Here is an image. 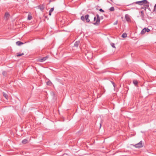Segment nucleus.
Returning a JSON list of instances; mask_svg holds the SVG:
<instances>
[{
  "instance_id": "nucleus-1",
  "label": "nucleus",
  "mask_w": 156,
  "mask_h": 156,
  "mask_svg": "<svg viewBox=\"0 0 156 156\" xmlns=\"http://www.w3.org/2000/svg\"><path fill=\"white\" fill-rule=\"evenodd\" d=\"M136 4L142 5L143 4H146L147 3V1L146 0H143L141 1H137L135 2Z\"/></svg>"
},
{
  "instance_id": "nucleus-2",
  "label": "nucleus",
  "mask_w": 156,
  "mask_h": 156,
  "mask_svg": "<svg viewBox=\"0 0 156 156\" xmlns=\"http://www.w3.org/2000/svg\"><path fill=\"white\" fill-rule=\"evenodd\" d=\"M97 19L96 20V22L94 23V24L95 25H98L100 23V18L99 15L98 14L96 15Z\"/></svg>"
},
{
  "instance_id": "nucleus-3",
  "label": "nucleus",
  "mask_w": 156,
  "mask_h": 156,
  "mask_svg": "<svg viewBox=\"0 0 156 156\" xmlns=\"http://www.w3.org/2000/svg\"><path fill=\"white\" fill-rule=\"evenodd\" d=\"M134 146L136 148H140L143 146L142 141H140L138 144L134 145Z\"/></svg>"
},
{
  "instance_id": "nucleus-4",
  "label": "nucleus",
  "mask_w": 156,
  "mask_h": 156,
  "mask_svg": "<svg viewBox=\"0 0 156 156\" xmlns=\"http://www.w3.org/2000/svg\"><path fill=\"white\" fill-rule=\"evenodd\" d=\"M150 31V30L148 28H144L141 31L140 34H144L146 32H149Z\"/></svg>"
},
{
  "instance_id": "nucleus-5",
  "label": "nucleus",
  "mask_w": 156,
  "mask_h": 156,
  "mask_svg": "<svg viewBox=\"0 0 156 156\" xmlns=\"http://www.w3.org/2000/svg\"><path fill=\"white\" fill-rule=\"evenodd\" d=\"M125 18L127 22L130 21V16L128 14H126L125 16Z\"/></svg>"
},
{
  "instance_id": "nucleus-6",
  "label": "nucleus",
  "mask_w": 156,
  "mask_h": 156,
  "mask_svg": "<svg viewBox=\"0 0 156 156\" xmlns=\"http://www.w3.org/2000/svg\"><path fill=\"white\" fill-rule=\"evenodd\" d=\"M48 58V56H47L45 57H43L42 58L38 60V61L40 62H43L45 61Z\"/></svg>"
},
{
  "instance_id": "nucleus-7",
  "label": "nucleus",
  "mask_w": 156,
  "mask_h": 156,
  "mask_svg": "<svg viewBox=\"0 0 156 156\" xmlns=\"http://www.w3.org/2000/svg\"><path fill=\"white\" fill-rule=\"evenodd\" d=\"M89 15H86L85 16V19L87 22H88L90 21V20L89 19Z\"/></svg>"
},
{
  "instance_id": "nucleus-8",
  "label": "nucleus",
  "mask_w": 156,
  "mask_h": 156,
  "mask_svg": "<svg viewBox=\"0 0 156 156\" xmlns=\"http://www.w3.org/2000/svg\"><path fill=\"white\" fill-rule=\"evenodd\" d=\"M45 7V5L43 4L41 5H40L39 6V8L42 11L44 9Z\"/></svg>"
},
{
  "instance_id": "nucleus-9",
  "label": "nucleus",
  "mask_w": 156,
  "mask_h": 156,
  "mask_svg": "<svg viewBox=\"0 0 156 156\" xmlns=\"http://www.w3.org/2000/svg\"><path fill=\"white\" fill-rule=\"evenodd\" d=\"M9 13L7 12L5 14V17L7 20L9 18Z\"/></svg>"
},
{
  "instance_id": "nucleus-10",
  "label": "nucleus",
  "mask_w": 156,
  "mask_h": 156,
  "mask_svg": "<svg viewBox=\"0 0 156 156\" xmlns=\"http://www.w3.org/2000/svg\"><path fill=\"white\" fill-rule=\"evenodd\" d=\"M22 143L23 144H25L28 143V141L27 139H24L22 141Z\"/></svg>"
},
{
  "instance_id": "nucleus-11",
  "label": "nucleus",
  "mask_w": 156,
  "mask_h": 156,
  "mask_svg": "<svg viewBox=\"0 0 156 156\" xmlns=\"http://www.w3.org/2000/svg\"><path fill=\"white\" fill-rule=\"evenodd\" d=\"M79 43H80L79 41H76V42H75V43L74 44V46L76 47H77L78 46Z\"/></svg>"
},
{
  "instance_id": "nucleus-12",
  "label": "nucleus",
  "mask_w": 156,
  "mask_h": 156,
  "mask_svg": "<svg viewBox=\"0 0 156 156\" xmlns=\"http://www.w3.org/2000/svg\"><path fill=\"white\" fill-rule=\"evenodd\" d=\"M16 44L17 45H20L21 44H23V43L20 42V41H17V42H16Z\"/></svg>"
},
{
  "instance_id": "nucleus-13",
  "label": "nucleus",
  "mask_w": 156,
  "mask_h": 156,
  "mask_svg": "<svg viewBox=\"0 0 156 156\" xmlns=\"http://www.w3.org/2000/svg\"><path fill=\"white\" fill-rule=\"evenodd\" d=\"M3 96L7 100L8 99V96L6 94L3 93Z\"/></svg>"
},
{
  "instance_id": "nucleus-14",
  "label": "nucleus",
  "mask_w": 156,
  "mask_h": 156,
  "mask_svg": "<svg viewBox=\"0 0 156 156\" xmlns=\"http://www.w3.org/2000/svg\"><path fill=\"white\" fill-rule=\"evenodd\" d=\"M133 82L135 86H136L138 83V81L136 80H134Z\"/></svg>"
},
{
  "instance_id": "nucleus-15",
  "label": "nucleus",
  "mask_w": 156,
  "mask_h": 156,
  "mask_svg": "<svg viewBox=\"0 0 156 156\" xmlns=\"http://www.w3.org/2000/svg\"><path fill=\"white\" fill-rule=\"evenodd\" d=\"M122 37L125 38L127 37V34L126 33H123L122 35Z\"/></svg>"
},
{
  "instance_id": "nucleus-16",
  "label": "nucleus",
  "mask_w": 156,
  "mask_h": 156,
  "mask_svg": "<svg viewBox=\"0 0 156 156\" xmlns=\"http://www.w3.org/2000/svg\"><path fill=\"white\" fill-rule=\"evenodd\" d=\"M32 18V16L30 15H28V19L29 20H31Z\"/></svg>"
},
{
  "instance_id": "nucleus-17",
  "label": "nucleus",
  "mask_w": 156,
  "mask_h": 156,
  "mask_svg": "<svg viewBox=\"0 0 156 156\" xmlns=\"http://www.w3.org/2000/svg\"><path fill=\"white\" fill-rule=\"evenodd\" d=\"M24 55V53H22L21 54H17L16 55L17 57H19L23 55Z\"/></svg>"
},
{
  "instance_id": "nucleus-18",
  "label": "nucleus",
  "mask_w": 156,
  "mask_h": 156,
  "mask_svg": "<svg viewBox=\"0 0 156 156\" xmlns=\"http://www.w3.org/2000/svg\"><path fill=\"white\" fill-rule=\"evenodd\" d=\"M109 10L111 11H114V8L113 7H112L109 9Z\"/></svg>"
},
{
  "instance_id": "nucleus-19",
  "label": "nucleus",
  "mask_w": 156,
  "mask_h": 156,
  "mask_svg": "<svg viewBox=\"0 0 156 156\" xmlns=\"http://www.w3.org/2000/svg\"><path fill=\"white\" fill-rule=\"evenodd\" d=\"M81 19L83 21H84L85 19V17H84L83 16H82L81 17Z\"/></svg>"
},
{
  "instance_id": "nucleus-20",
  "label": "nucleus",
  "mask_w": 156,
  "mask_h": 156,
  "mask_svg": "<svg viewBox=\"0 0 156 156\" xmlns=\"http://www.w3.org/2000/svg\"><path fill=\"white\" fill-rule=\"evenodd\" d=\"M54 10V8H52L49 11V12H52Z\"/></svg>"
},
{
  "instance_id": "nucleus-21",
  "label": "nucleus",
  "mask_w": 156,
  "mask_h": 156,
  "mask_svg": "<svg viewBox=\"0 0 156 156\" xmlns=\"http://www.w3.org/2000/svg\"><path fill=\"white\" fill-rule=\"evenodd\" d=\"M111 46L112 47L114 48H115V44L114 43H112L111 44Z\"/></svg>"
},
{
  "instance_id": "nucleus-22",
  "label": "nucleus",
  "mask_w": 156,
  "mask_h": 156,
  "mask_svg": "<svg viewBox=\"0 0 156 156\" xmlns=\"http://www.w3.org/2000/svg\"><path fill=\"white\" fill-rule=\"evenodd\" d=\"M154 11H156V4H155V5L154 6Z\"/></svg>"
},
{
  "instance_id": "nucleus-23",
  "label": "nucleus",
  "mask_w": 156,
  "mask_h": 156,
  "mask_svg": "<svg viewBox=\"0 0 156 156\" xmlns=\"http://www.w3.org/2000/svg\"><path fill=\"white\" fill-rule=\"evenodd\" d=\"M141 14L142 16H144V13L143 11H142L141 12Z\"/></svg>"
},
{
  "instance_id": "nucleus-24",
  "label": "nucleus",
  "mask_w": 156,
  "mask_h": 156,
  "mask_svg": "<svg viewBox=\"0 0 156 156\" xmlns=\"http://www.w3.org/2000/svg\"><path fill=\"white\" fill-rule=\"evenodd\" d=\"M51 84V82H47V84L48 85H50Z\"/></svg>"
},
{
  "instance_id": "nucleus-25",
  "label": "nucleus",
  "mask_w": 156,
  "mask_h": 156,
  "mask_svg": "<svg viewBox=\"0 0 156 156\" xmlns=\"http://www.w3.org/2000/svg\"><path fill=\"white\" fill-rule=\"evenodd\" d=\"M99 11L100 12H104V11L101 9H100Z\"/></svg>"
},
{
  "instance_id": "nucleus-26",
  "label": "nucleus",
  "mask_w": 156,
  "mask_h": 156,
  "mask_svg": "<svg viewBox=\"0 0 156 156\" xmlns=\"http://www.w3.org/2000/svg\"><path fill=\"white\" fill-rule=\"evenodd\" d=\"M5 74H6V73L5 72H3V73H2V74L3 75L5 76Z\"/></svg>"
},
{
  "instance_id": "nucleus-27",
  "label": "nucleus",
  "mask_w": 156,
  "mask_h": 156,
  "mask_svg": "<svg viewBox=\"0 0 156 156\" xmlns=\"http://www.w3.org/2000/svg\"><path fill=\"white\" fill-rule=\"evenodd\" d=\"M94 21H95V20H96V17H94Z\"/></svg>"
},
{
  "instance_id": "nucleus-28",
  "label": "nucleus",
  "mask_w": 156,
  "mask_h": 156,
  "mask_svg": "<svg viewBox=\"0 0 156 156\" xmlns=\"http://www.w3.org/2000/svg\"><path fill=\"white\" fill-rule=\"evenodd\" d=\"M117 21H116L114 23V24L115 25V24H117Z\"/></svg>"
},
{
  "instance_id": "nucleus-29",
  "label": "nucleus",
  "mask_w": 156,
  "mask_h": 156,
  "mask_svg": "<svg viewBox=\"0 0 156 156\" xmlns=\"http://www.w3.org/2000/svg\"><path fill=\"white\" fill-rule=\"evenodd\" d=\"M113 86L114 87H115V84L114 83H112Z\"/></svg>"
},
{
  "instance_id": "nucleus-30",
  "label": "nucleus",
  "mask_w": 156,
  "mask_h": 156,
  "mask_svg": "<svg viewBox=\"0 0 156 156\" xmlns=\"http://www.w3.org/2000/svg\"><path fill=\"white\" fill-rule=\"evenodd\" d=\"M100 128H101V123H100Z\"/></svg>"
},
{
  "instance_id": "nucleus-31",
  "label": "nucleus",
  "mask_w": 156,
  "mask_h": 156,
  "mask_svg": "<svg viewBox=\"0 0 156 156\" xmlns=\"http://www.w3.org/2000/svg\"><path fill=\"white\" fill-rule=\"evenodd\" d=\"M51 12H49V16H51Z\"/></svg>"
}]
</instances>
